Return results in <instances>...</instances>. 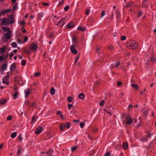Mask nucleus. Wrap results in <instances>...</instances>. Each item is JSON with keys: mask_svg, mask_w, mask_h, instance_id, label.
Wrapping results in <instances>:
<instances>
[{"mask_svg": "<svg viewBox=\"0 0 156 156\" xmlns=\"http://www.w3.org/2000/svg\"><path fill=\"white\" fill-rule=\"evenodd\" d=\"M13 20L12 16L9 18H4L2 20V25H8L10 24L13 23Z\"/></svg>", "mask_w": 156, "mask_h": 156, "instance_id": "1", "label": "nucleus"}, {"mask_svg": "<svg viewBox=\"0 0 156 156\" xmlns=\"http://www.w3.org/2000/svg\"><path fill=\"white\" fill-rule=\"evenodd\" d=\"M16 66L14 63H13L11 67H10V70L11 71H13L15 69H16Z\"/></svg>", "mask_w": 156, "mask_h": 156, "instance_id": "15", "label": "nucleus"}, {"mask_svg": "<svg viewBox=\"0 0 156 156\" xmlns=\"http://www.w3.org/2000/svg\"><path fill=\"white\" fill-rule=\"evenodd\" d=\"M151 60L153 62H156V58L154 57H152L151 58Z\"/></svg>", "mask_w": 156, "mask_h": 156, "instance_id": "34", "label": "nucleus"}, {"mask_svg": "<svg viewBox=\"0 0 156 156\" xmlns=\"http://www.w3.org/2000/svg\"><path fill=\"white\" fill-rule=\"evenodd\" d=\"M18 94H17V91H16L15 94L13 95V98L14 99H16L17 98Z\"/></svg>", "mask_w": 156, "mask_h": 156, "instance_id": "25", "label": "nucleus"}, {"mask_svg": "<svg viewBox=\"0 0 156 156\" xmlns=\"http://www.w3.org/2000/svg\"><path fill=\"white\" fill-rule=\"evenodd\" d=\"M69 8V6L68 5L66 6L64 8V10L66 11L68 10Z\"/></svg>", "mask_w": 156, "mask_h": 156, "instance_id": "47", "label": "nucleus"}, {"mask_svg": "<svg viewBox=\"0 0 156 156\" xmlns=\"http://www.w3.org/2000/svg\"><path fill=\"white\" fill-rule=\"evenodd\" d=\"M13 52H11V53L10 54V58H9V59H11V57H12L13 56Z\"/></svg>", "mask_w": 156, "mask_h": 156, "instance_id": "60", "label": "nucleus"}, {"mask_svg": "<svg viewBox=\"0 0 156 156\" xmlns=\"http://www.w3.org/2000/svg\"><path fill=\"white\" fill-rule=\"evenodd\" d=\"M35 103V102H33L30 105V106H31V107H34Z\"/></svg>", "mask_w": 156, "mask_h": 156, "instance_id": "56", "label": "nucleus"}, {"mask_svg": "<svg viewBox=\"0 0 156 156\" xmlns=\"http://www.w3.org/2000/svg\"><path fill=\"white\" fill-rule=\"evenodd\" d=\"M128 147V143L127 142H126L123 143L122 145V147L124 150L127 149Z\"/></svg>", "mask_w": 156, "mask_h": 156, "instance_id": "14", "label": "nucleus"}, {"mask_svg": "<svg viewBox=\"0 0 156 156\" xmlns=\"http://www.w3.org/2000/svg\"><path fill=\"white\" fill-rule=\"evenodd\" d=\"M141 140L142 142L147 141V139L144 137H141Z\"/></svg>", "mask_w": 156, "mask_h": 156, "instance_id": "31", "label": "nucleus"}, {"mask_svg": "<svg viewBox=\"0 0 156 156\" xmlns=\"http://www.w3.org/2000/svg\"><path fill=\"white\" fill-rule=\"evenodd\" d=\"M120 63L119 62H118L117 63H116L115 65V67L116 68H117L120 65Z\"/></svg>", "mask_w": 156, "mask_h": 156, "instance_id": "55", "label": "nucleus"}, {"mask_svg": "<svg viewBox=\"0 0 156 156\" xmlns=\"http://www.w3.org/2000/svg\"><path fill=\"white\" fill-rule=\"evenodd\" d=\"M72 41L74 44H76L78 42V41L76 37H75L72 38Z\"/></svg>", "mask_w": 156, "mask_h": 156, "instance_id": "20", "label": "nucleus"}, {"mask_svg": "<svg viewBox=\"0 0 156 156\" xmlns=\"http://www.w3.org/2000/svg\"><path fill=\"white\" fill-rule=\"evenodd\" d=\"M28 38L27 36L24 37V39L23 41L20 40V44H22L25 43L27 40Z\"/></svg>", "mask_w": 156, "mask_h": 156, "instance_id": "16", "label": "nucleus"}, {"mask_svg": "<svg viewBox=\"0 0 156 156\" xmlns=\"http://www.w3.org/2000/svg\"><path fill=\"white\" fill-rule=\"evenodd\" d=\"M77 148V147H73L71 148V150L72 151H75Z\"/></svg>", "mask_w": 156, "mask_h": 156, "instance_id": "50", "label": "nucleus"}, {"mask_svg": "<svg viewBox=\"0 0 156 156\" xmlns=\"http://www.w3.org/2000/svg\"><path fill=\"white\" fill-rule=\"evenodd\" d=\"M142 111L145 115H147L148 112V110H147L145 108H143L142 109Z\"/></svg>", "mask_w": 156, "mask_h": 156, "instance_id": "23", "label": "nucleus"}, {"mask_svg": "<svg viewBox=\"0 0 156 156\" xmlns=\"http://www.w3.org/2000/svg\"><path fill=\"white\" fill-rule=\"evenodd\" d=\"M67 100L69 102H71L73 101V98L71 96H69L67 98Z\"/></svg>", "mask_w": 156, "mask_h": 156, "instance_id": "26", "label": "nucleus"}, {"mask_svg": "<svg viewBox=\"0 0 156 156\" xmlns=\"http://www.w3.org/2000/svg\"><path fill=\"white\" fill-rule=\"evenodd\" d=\"M36 116H35L34 115V116H33L32 119V121L31 122V124L32 123V122H33L34 121V120H35V119L36 118Z\"/></svg>", "mask_w": 156, "mask_h": 156, "instance_id": "53", "label": "nucleus"}, {"mask_svg": "<svg viewBox=\"0 0 156 156\" xmlns=\"http://www.w3.org/2000/svg\"><path fill=\"white\" fill-rule=\"evenodd\" d=\"M11 11V10L10 9H7L6 10H3L2 12L0 13V16H1L2 14L4 15L5 13H9Z\"/></svg>", "mask_w": 156, "mask_h": 156, "instance_id": "9", "label": "nucleus"}, {"mask_svg": "<svg viewBox=\"0 0 156 156\" xmlns=\"http://www.w3.org/2000/svg\"><path fill=\"white\" fill-rule=\"evenodd\" d=\"M17 8V4L16 3L13 6L12 8V10H15Z\"/></svg>", "mask_w": 156, "mask_h": 156, "instance_id": "38", "label": "nucleus"}, {"mask_svg": "<svg viewBox=\"0 0 156 156\" xmlns=\"http://www.w3.org/2000/svg\"><path fill=\"white\" fill-rule=\"evenodd\" d=\"M43 129V127L40 126L37 128L35 132V133L37 134H38L41 132Z\"/></svg>", "mask_w": 156, "mask_h": 156, "instance_id": "7", "label": "nucleus"}, {"mask_svg": "<svg viewBox=\"0 0 156 156\" xmlns=\"http://www.w3.org/2000/svg\"><path fill=\"white\" fill-rule=\"evenodd\" d=\"M41 73L39 72H37L36 73L34 74V76L36 77V76H38L40 75Z\"/></svg>", "mask_w": 156, "mask_h": 156, "instance_id": "42", "label": "nucleus"}, {"mask_svg": "<svg viewBox=\"0 0 156 156\" xmlns=\"http://www.w3.org/2000/svg\"><path fill=\"white\" fill-rule=\"evenodd\" d=\"M11 45L13 48L16 47L17 46V44L15 42H13L11 44Z\"/></svg>", "mask_w": 156, "mask_h": 156, "instance_id": "36", "label": "nucleus"}, {"mask_svg": "<svg viewBox=\"0 0 156 156\" xmlns=\"http://www.w3.org/2000/svg\"><path fill=\"white\" fill-rule=\"evenodd\" d=\"M120 38L121 40L124 41L126 39V37L125 36H122Z\"/></svg>", "mask_w": 156, "mask_h": 156, "instance_id": "40", "label": "nucleus"}, {"mask_svg": "<svg viewBox=\"0 0 156 156\" xmlns=\"http://www.w3.org/2000/svg\"><path fill=\"white\" fill-rule=\"evenodd\" d=\"M70 50L72 53L76 54L77 53V51L73 45H71L70 47Z\"/></svg>", "mask_w": 156, "mask_h": 156, "instance_id": "6", "label": "nucleus"}, {"mask_svg": "<svg viewBox=\"0 0 156 156\" xmlns=\"http://www.w3.org/2000/svg\"><path fill=\"white\" fill-rule=\"evenodd\" d=\"M2 29L3 31H7L8 32H10L9 31L10 29L8 27H2Z\"/></svg>", "mask_w": 156, "mask_h": 156, "instance_id": "24", "label": "nucleus"}, {"mask_svg": "<svg viewBox=\"0 0 156 156\" xmlns=\"http://www.w3.org/2000/svg\"><path fill=\"white\" fill-rule=\"evenodd\" d=\"M20 80H21V83L20 82V86H22L25 83V81H23V79H22V77H20Z\"/></svg>", "mask_w": 156, "mask_h": 156, "instance_id": "33", "label": "nucleus"}, {"mask_svg": "<svg viewBox=\"0 0 156 156\" xmlns=\"http://www.w3.org/2000/svg\"><path fill=\"white\" fill-rule=\"evenodd\" d=\"M142 7H144L145 8H147L148 7V5L146 4L145 3H142Z\"/></svg>", "mask_w": 156, "mask_h": 156, "instance_id": "37", "label": "nucleus"}, {"mask_svg": "<svg viewBox=\"0 0 156 156\" xmlns=\"http://www.w3.org/2000/svg\"><path fill=\"white\" fill-rule=\"evenodd\" d=\"M131 86L134 88L135 90H138L139 88L137 85L132 84H131Z\"/></svg>", "mask_w": 156, "mask_h": 156, "instance_id": "18", "label": "nucleus"}, {"mask_svg": "<svg viewBox=\"0 0 156 156\" xmlns=\"http://www.w3.org/2000/svg\"><path fill=\"white\" fill-rule=\"evenodd\" d=\"M29 49L31 51H34L37 49V46L36 44L35 43L32 42V43L30 46L29 47Z\"/></svg>", "mask_w": 156, "mask_h": 156, "instance_id": "5", "label": "nucleus"}, {"mask_svg": "<svg viewBox=\"0 0 156 156\" xmlns=\"http://www.w3.org/2000/svg\"><path fill=\"white\" fill-rule=\"evenodd\" d=\"M98 131V129L97 128H95L92 130L93 132L94 133H96Z\"/></svg>", "mask_w": 156, "mask_h": 156, "instance_id": "59", "label": "nucleus"}, {"mask_svg": "<svg viewBox=\"0 0 156 156\" xmlns=\"http://www.w3.org/2000/svg\"><path fill=\"white\" fill-rule=\"evenodd\" d=\"M127 47L129 49H134L138 48V44L134 41L132 42L130 44L127 45Z\"/></svg>", "mask_w": 156, "mask_h": 156, "instance_id": "4", "label": "nucleus"}, {"mask_svg": "<svg viewBox=\"0 0 156 156\" xmlns=\"http://www.w3.org/2000/svg\"><path fill=\"white\" fill-rule=\"evenodd\" d=\"M143 14V12L141 11H139L138 12V16L140 17Z\"/></svg>", "mask_w": 156, "mask_h": 156, "instance_id": "45", "label": "nucleus"}, {"mask_svg": "<svg viewBox=\"0 0 156 156\" xmlns=\"http://www.w3.org/2000/svg\"><path fill=\"white\" fill-rule=\"evenodd\" d=\"M24 51L26 52V53H27V54H30V52L27 49H25V50H24Z\"/></svg>", "mask_w": 156, "mask_h": 156, "instance_id": "62", "label": "nucleus"}, {"mask_svg": "<svg viewBox=\"0 0 156 156\" xmlns=\"http://www.w3.org/2000/svg\"><path fill=\"white\" fill-rule=\"evenodd\" d=\"M26 64V61L24 60H23L21 61V64L23 66H24Z\"/></svg>", "mask_w": 156, "mask_h": 156, "instance_id": "35", "label": "nucleus"}, {"mask_svg": "<svg viewBox=\"0 0 156 156\" xmlns=\"http://www.w3.org/2000/svg\"><path fill=\"white\" fill-rule=\"evenodd\" d=\"M115 12L116 14V19L118 20L119 18V11L116 10L115 11Z\"/></svg>", "mask_w": 156, "mask_h": 156, "instance_id": "27", "label": "nucleus"}, {"mask_svg": "<svg viewBox=\"0 0 156 156\" xmlns=\"http://www.w3.org/2000/svg\"><path fill=\"white\" fill-rule=\"evenodd\" d=\"M21 30L23 31V33H26L27 32L26 30L24 29V27H23L21 28Z\"/></svg>", "mask_w": 156, "mask_h": 156, "instance_id": "58", "label": "nucleus"}, {"mask_svg": "<svg viewBox=\"0 0 156 156\" xmlns=\"http://www.w3.org/2000/svg\"><path fill=\"white\" fill-rule=\"evenodd\" d=\"M78 97L81 99H83L85 97V95L83 93H81L79 95Z\"/></svg>", "mask_w": 156, "mask_h": 156, "instance_id": "17", "label": "nucleus"}, {"mask_svg": "<svg viewBox=\"0 0 156 156\" xmlns=\"http://www.w3.org/2000/svg\"><path fill=\"white\" fill-rule=\"evenodd\" d=\"M66 128L68 129H69V128L71 126L70 123L69 122H67L66 123Z\"/></svg>", "mask_w": 156, "mask_h": 156, "instance_id": "30", "label": "nucleus"}, {"mask_svg": "<svg viewBox=\"0 0 156 156\" xmlns=\"http://www.w3.org/2000/svg\"><path fill=\"white\" fill-rule=\"evenodd\" d=\"M122 84V82L121 81L117 83V85L118 86H120Z\"/></svg>", "mask_w": 156, "mask_h": 156, "instance_id": "64", "label": "nucleus"}, {"mask_svg": "<svg viewBox=\"0 0 156 156\" xmlns=\"http://www.w3.org/2000/svg\"><path fill=\"white\" fill-rule=\"evenodd\" d=\"M55 90L54 87H52L51 88L50 90V93L52 95H54L55 93Z\"/></svg>", "mask_w": 156, "mask_h": 156, "instance_id": "21", "label": "nucleus"}, {"mask_svg": "<svg viewBox=\"0 0 156 156\" xmlns=\"http://www.w3.org/2000/svg\"><path fill=\"white\" fill-rule=\"evenodd\" d=\"M74 26V24L73 22H70L67 26L66 28L68 29L73 27Z\"/></svg>", "mask_w": 156, "mask_h": 156, "instance_id": "11", "label": "nucleus"}, {"mask_svg": "<svg viewBox=\"0 0 156 156\" xmlns=\"http://www.w3.org/2000/svg\"><path fill=\"white\" fill-rule=\"evenodd\" d=\"M16 134H17V133H16V132H13L11 134V136L12 138H14L15 137V136H16Z\"/></svg>", "mask_w": 156, "mask_h": 156, "instance_id": "28", "label": "nucleus"}, {"mask_svg": "<svg viewBox=\"0 0 156 156\" xmlns=\"http://www.w3.org/2000/svg\"><path fill=\"white\" fill-rule=\"evenodd\" d=\"M31 91L30 89H28L27 91L25 92V97H27L29 95V94L31 93Z\"/></svg>", "mask_w": 156, "mask_h": 156, "instance_id": "19", "label": "nucleus"}, {"mask_svg": "<svg viewBox=\"0 0 156 156\" xmlns=\"http://www.w3.org/2000/svg\"><path fill=\"white\" fill-rule=\"evenodd\" d=\"M114 48V47L112 45H110L108 47V49L110 50H113Z\"/></svg>", "mask_w": 156, "mask_h": 156, "instance_id": "46", "label": "nucleus"}, {"mask_svg": "<svg viewBox=\"0 0 156 156\" xmlns=\"http://www.w3.org/2000/svg\"><path fill=\"white\" fill-rule=\"evenodd\" d=\"M90 12L89 9H87L85 13L87 15H88Z\"/></svg>", "mask_w": 156, "mask_h": 156, "instance_id": "48", "label": "nucleus"}, {"mask_svg": "<svg viewBox=\"0 0 156 156\" xmlns=\"http://www.w3.org/2000/svg\"><path fill=\"white\" fill-rule=\"evenodd\" d=\"M79 56H80V55H78L77 57H76V60L75 61V63H76L78 61V60L79 59Z\"/></svg>", "mask_w": 156, "mask_h": 156, "instance_id": "57", "label": "nucleus"}, {"mask_svg": "<svg viewBox=\"0 0 156 156\" xmlns=\"http://www.w3.org/2000/svg\"><path fill=\"white\" fill-rule=\"evenodd\" d=\"M5 49L4 48H1L0 49V52L1 53H3L5 51Z\"/></svg>", "mask_w": 156, "mask_h": 156, "instance_id": "32", "label": "nucleus"}, {"mask_svg": "<svg viewBox=\"0 0 156 156\" xmlns=\"http://www.w3.org/2000/svg\"><path fill=\"white\" fill-rule=\"evenodd\" d=\"M66 125L64 123H62L60 126V129L61 131H63L65 130Z\"/></svg>", "mask_w": 156, "mask_h": 156, "instance_id": "10", "label": "nucleus"}, {"mask_svg": "<svg viewBox=\"0 0 156 156\" xmlns=\"http://www.w3.org/2000/svg\"><path fill=\"white\" fill-rule=\"evenodd\" d=\"M105 11H102L101 12V17H103L104 16H105Z\"/></svg>", "mask_w": 156, "mask_h": 156, "instance_id": "49", "label": "nucleus"}, {"mask_svg": "<svg viewBox=\"0 0 156 156\" xmlns=\"http://www.w3.org/2000/svg\"><path fill=\"white\" fill-rule=\"evenodd\" d=\"M68 105L69 108V109H70L71 107L73 106L72 104H68Z\"/></svg>", "mask_w": 156, "mask_h": 156, "instance_id": "61", "label": "nucleus"}, {"mask_svg": "<svg viewBox=\"0 0 156 156\" xmlns=\"http://www.w3.org/2000/svg\"><path fill=\"white\" fill-rule=\"evenodd\" d=\"M110 152H107L106 154H105L104 156H110Z\"/></svg>", "mask_w": 156, "mask_h": 156, "instance_id": "54", "label": "nucleus"}, {"mask_svg": "<svg viewBox=\"0 0 156 156\" xmlns=\"http://www.w3.org/2000/svg\"><path fill=\"white\" fill-rule=\"evenodd\" d=\"M77 29L80 30L82 32H84L86 30V28L85 27H82L81 26H79L77 27Z\"/></svg>", "mask_w": 156, "mask_h": 156, "instance_id": "13", "label": "nucleus"}, {"mask_svg": "<svg viewBox=\"0 0 156 156\" xmlns=\"http://www.w3.org/2000/svg\"><path fill=\"white\" fill-rule=\"evenodd\" d=\"M43 16V14L42 13H40L38 15V17L39 18H41Z\"/></svg>", "mask_w": 156, "mask_h": 156, "instance_id": "51", "label": "nucleus"}, {"mask_svg": "<svg viewBox=\"0 0 156 156\" xmlns=\"http://www.w3.org/2000/svg\"><path fill=\"white\" fill-rule=\"evenodd\" d=\"M66 17H64V18H63L61 20V21H62V22L63 21H65L66 20Z\"/></svg>", "mask_w": 156, "mask_h": 156, "instance_id": "63", "label": "nucleus"}, {"mask_svg": "<svg viewBox=\"0 0 156 156\" xmlns=\"http://www.w3.org/2000/svg\"><path fill=\"white\" fill-rule=\"evenodd\" d=\"M25 24V23L24 20H23L21 22H20V25H22L23 26H24Z\"/></svg>", "mask_w": 156, "mask_h": 156, "instance_id": "52", "label": "nucleus"}, {"mask_svg": "<svg viewBox=\"0 0 156 156\" xmlns=\"http://www.w3.org/2000/svg\"><path fill=\"white\" fill-rule=\"evenodd\" d=\"M133 3V2H129L128 3H126V8H128L129 7H131L132 5V4Z\"/></svg>", "mask_w": 156, "mask_h": 156, "instance_id": "22", "label": "nucleus"}, {"mask_svg": "<svg viewBox=\"0 0 156 156\" xmlns=\"http://www.w3.org/2000/svg\"><path fill=\"white\" fill-rule=\"evenodd\" d=\"M2 60H5V58H4V57L3 56V55L0 56V62Z\"/></svg>", "mask_w": 156, "mask_h": 156, "instance_id": "39", "label": "nucleus"}, {"mask_svg": "<svg viewBox=\"0 0 156 156\" xmlns=\"http://www.w3.org/2000/svg\"><path fill=\"white\" fill-rule=\"evenodd\" d=\"M12 116L11 115H9L8 116L7 118V120L9 121L11 120L12 119Z\"/></svg>", "mask_w": 156, "mask_h": 156, "instance_id": "41", "label": "nucleus"}, {"mask_svg": "<svg viewBox=\"0 0 156 156\" xmlns=\"http://www.w3.org/2000/svg\"><path fill=\"white\" fill-rule=\"evenodd\" d=\"M12 36V35L11 34V32H8L4 34V35L2 37V40L3 42H5L7 40L10 38Z\"/></svg>", "mask_w": 156, "mask_h": 156, "instance_id": "3", "label": "nucleus"}, {"mask_svg": "<svg viewBox=\"0 0 156 156\" xmlns=\"http://www.w3.org/2000/svg\"><path fill=\"white\" fill-rule=\"evenodd\" d=\"M7 66V64L6 63H4L2 66L1 68V71L3 72V71L5 70Z\"/></svg>", "mask_w": 156, "mask_h": 156, "instance_id": "8", "label": "nucleus"}, {"mask_svg": "<svg viewBox=\"0 0 156 156\" xmlns=\"http://www.w3.org/2000/svg\"><path fill=\"white\" fill-rule=\"evenodd\" d=\"M53 151L52 149H50L49 151L47 152L46 154H47V156H50L53 153Z\"/></svg>", "mask_w": 156, "mask_h": 156, "instance_id": "12", "label": "nucleus"}, {"mask_svg": "<svg viewBox=\"0 0 156 156\" xmlns=\"http://www.w3.org/2000/svg\"><path fill=\"white\" fill-rule=\"evenodd\" d=\"M126 120L123 121V123L124 124L129 125L132 124L133 122V119L130 115H128L126 117Z\"/></svg>", "mask_w": 156, "mask_h": 156, "instance_id": "2", "label": "nucleus"}, {"mask_svg": "<svg viewBox=\"0 0 156 156\" xmlns=\"http://www.w3.org/2000/svg\"><path fill=\"white\" fill-rule=\"evenodd\" d=\"M84 123L82 122H80V126L82 128H83V126H84Z\"/></svg>", "mask_w": 156, "mask_h": 156, "instance_id": "44", "label": "nucleus"}, {"mask_svg": "<svg viewBox=\"0 0 156 156\" xmlns=\"http://www.w3.org/2000/svg\"><path fill=\"white\" fill-rule=\"evenodd\" d=\"M6 100L5 99L1 100L0 101V104L1 105H3L5 104Z\"/></svg>", "mask_w": 156, "mask_h": 156, "instance_id": "29", "label": "nucleus"}, {"mask_svg": "<svg viewBox=\"0 0 156 156\" xmlns=\"http://www.w3.org/2000/svg\"><path fill=\"white\" fill-rule=\"evenodd\" d=\"M105 102V100H102L100 102V106H102L104 105V103Z\"/></svg>", "mask_w": 156, "mask_h": 156, "instance_id": "43", "label": "nucleus"}]
</instances>
